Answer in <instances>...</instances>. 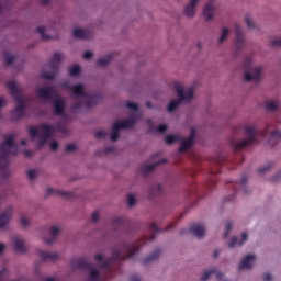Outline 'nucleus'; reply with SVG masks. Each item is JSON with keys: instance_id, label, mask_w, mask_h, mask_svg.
<instances>
[{"instance_id": "f257e3e1", "label": "nucleus", "mask_w": 281, "mask_h": 281, "mask_svg": "<svg viewBox=\"0 0 281 281\" xmlns=\"http://www.w3.org/2000/svg\"><path fill=\"white\" fill-rule=\"evenodd\" d=\"M148 229L151 234L150 237L144 236L136 244H123L120 249H114L112 251V258L109 261H104V256L102 254L95 255V260H98V262H101L102 269H106L109 273H113V270L111 269V265H113V262L120 263L128 258H133L135 254L139 251L142 245H146V243L155 240L156 234H159V232H161L155 222L149 223Z\"/></svg>"}, {"instance_id": "f03ea898", "label": "nucleus", "mask_w": 281, "mask_h": 281, "mask_svg": "<svg viewBox=\"0 0 281 281\" xmlns=\"http://www.w3.org/2000/svg\"><path fill=\"white\" fill-rule=\"evenodd\" d=\"M245 133L247 135V138L243 140L231 142L233 150H245L247 146H251V144H258V137H267V133H269V130L260 132L257 126L248 125L245 128Z\"/></svg>"}, {"instance_id": "7ed1b4c3", "label": "nucleus", "mask_w": 281, "mask_h": 281, "mask_svg": "<svg viewBox=\"0 0 281 281\" xmlns=\"http://www.w3.org/2000/svg\"><path fill=\"white\" fill-rule=\"evenodd\" d=\"M7 88L11 91V95L16 103L15 109L11 112V117L15 122L23 119L25 115V98L15 81L7 82Z\"/></svg>"}, {"instance_id": "20e7f679", "label": "nucleus", "mask_w": 281, "mask_h": 281, "mask_svg": "<svg viewBox=\"0 0 281 281\" xmlns=\"http://www.w3.org/2000/svg\"><path fill=\"white\" fill-rule=\"evenodd\" d=\"M19 147L14 144V135H8L3 143H0V170H5L10 164V155H16Z\"/></svg>"}, {"instance_id": "39448f33", "label": "nucleus", "mask_w": 281, "mask_h": 281, "mask_svg": "<svg viewBox=\"0 0 281 281\" xmlns=\"http://www.w3.org/2000/svg\"><path fill=\"white\" fill-rule=\"evenodd\" d=\"M40 133V139L37 142V148L45 147V144L56 135V130L54 126L48 124H41L37 127H30L29 134L32 137V139H36Z\"/></svg>"}, {"instance_id": "423d86ee", "label": "nucleus", "mask_w": 281, "mask_h": 281, "mask_svg": "<svg viewBox=\"0 0 281 281\" xmlns=\"http://www.w3.org/2000/svg\"><path fill=\"white\" fill-rule=\"evenodd\" d=\"M173 89H176V93L179 97V99L170 101V103L167 106V111L169 113H175V111L179 109V104H181V102H190V100L194 98V87H190L189 89H187L186 92L183 90V86H181V83L179 82H176L173 83Z\"/></svg>"}, {"instance_id": "0eeeda50", "label": "nucleus", "mask_w": 281, "mask_h": 281, "mask_svg": "<svg viewBox=\"0 0 281 281\" xmlns=\"http://www.w3.org/2000/svg\"><path fill=\"white\" fill-rule=\"evenodd\" d=\"M68 89L71 91L75 98H88V101L85 103L86 109H92L98 103L99 97L97 94H92L89 97L87 92H85V86L82 83H77L74 86H69Z\"/></svg>"}, {"instance_id": "6e6552de", "label": "nucleus", "mask_w": 281, "mask_h": 281, "mask_svg": "<svg viewBox=\"0 0 281 281\" xmlns=\"http://www.w3.org/2000/svg\"><path fill=\"white\" fill-rule=\"evenodd\" d=\"M74 269H91L87 281H100V271L93 269V263H90L86 258H77L71 261Z\"/></svg>"}, {"instance_id": "1a4fd4ad", "label": "nucleus", "mask_w": 281, "mask_h": 281, "mask_svg": "<svg viewBox=\"0 0 281 281\" xmlns=\"http://www.w3.org/2000/svg\"><path fill=\"white\" fill-rule=\"evenodd\" d=\"M63 60V55L60 53H55L53 55V60L49 63V67L53 70L49 72L42 74V78L45 80H54L56 78V75L58 74V65H60V61Z\"/></svg>"}, {"instance_id": "9d476101", "label": "nucleus", "mask_w": 281, "mask_h": 281, "mask_svg": "<svg viewBox=\"0 0 281 281\" xmlns=\"http://www.w3.org/2000/svg\"><path fill=\"white\" fill-rule=\"evenodd\" d=\"M36 93L40 98V100H46V102H52V100H55L56 90H54V87L43 88L40 87L36 89Z\"/></svg>"}, {"instance_id": "9b49d317", "label": "nucleus", "mask_w": 281, "mask_h": 281, "mask_svg": "<svg viewBox=\"0 0 281 281\" xmlns=\"http://www.w3.org/2000/svg\"><path fill=\"white\" fill-rule=\"evenodd\" d=\"M195 135H196V130L192 127L190 136L181 140L180 148H179L180 153H186V150H188V148L192 146Z\"/></svg>"}, {"instance_id": "f8f14e48", "label": "nucleus", "mask_w": 281, "mask_h": 281, "mask_svg": "<svg viewBox=\"0 0 281 281\" xmlns=\"http://www.w3.org/2000/svg\"><path fill=\"white\" fill-rule=\"evenodd\" d=\"M189 234L195 236V238H203L205 236V226L203 224H192L189 228Z\"/></svg>"}, {"instance_id": "ddd939ff", "label": "nucleus", "mask_w": 281, "mask_h": 281, "mask_svg": "<svg viewBox=\"0 0 281 281\" xmlns=\"http://www.w3.org/2000/svg\"><path fill=\"white\" fill-rule=\"evenodd\" d=\"M235 34H236L235 47L237 49H240V47L245 45V35L243 34V26H240V24L238 23L235 24Z\"/></svg>"}, {"instance_id": "4468645a", "label": "nucleus", "mask_w": 281, "mask_h": 281, "mask_svg": "<svg viewBox=\"0 0 281 281\" xmlns=\"http://www.w3.org/2000/svg\"><path fill=\"white\" fill-rule=\"evenodd\" d=\"M262 74V67H256L252 74L245 72L244 80L246 82H260V76Z\"/></svg>"}, {"instance_id": "2eb2a0df", "label": "nucleus", "mask_w": 281, "mask_h": 281, "mask_svg": "<svg viewBox=\"0 0 281 281\" xmlns=\"http://www.w3.org/2000/svg\"><path fill=\"white\" fill-rule=\"evenodd\" d=\"M255 262H256V256L246 255L243 258L241 262L239 263V271H243V269H251Z\"/></svg>"}, {"instance_id": "dca6fc26", "label": "nucleus", "mask_w": 281, "mask_h": 281, "mask_svg": "<svg viewBox=\"0 0 281 281\" xmlns=\"http://www.w3.org/2000/svg\"><path fill=\"white\" fill-rule=\"evenodd\" d=\"M247 176H243L239 182H232L231 188H233L235 194L238 193V190H241L243 194H247Z\"/></svg>"}, {"instance_id": "f3484780", "label": "nucleus", "mask_w": 281, "mask_h": 281, "mask_svg": "<svg viewBox=\"0 0 281 281\" xmlns=\"http://www.w3.org/2000/svg\"><path fill=\"white\" fill-rule=\"evenodd\" d=\"M53 100L55 115H65V101L60 97H56Z\"/></svg>"}, {"instance_id": "a211bd4d", "label": "nucleus", "mask_w": 281, "mask_h": 281, "mask_svg": "<svg viewBox=\"0 0 281 281\" xmlns=\"http://www.w3.org/2000/svg\"><path fill=\"white\" fill-rule=\"evenodd\" d=\"M37 256H40V258H41V260H43V262H54V260H58L57 252H47L44 250H38Z\"/></svg>"}, {"instance_id": "6ab92c4d", "label": "nucleus", "mask_w": 281, "mask_h": 281, "mask_svg": "<svg viewBox=\"0 0 281 281\" xmlns=\"http://www.w3.org/2000/svg\"><path fill=\"white\" fill-rule=\"evenodd\" d=\"M115 128H133V126H135V124H137V119H135V116H131L130 119L125 120V121H119L115 122Z\"/></svg>"}, {"instance_id": "aec40b11", "label": "nucleus", "mask_w": 281, "mask_h": 281, "mask_svg": "<svg viewBox=\"0 0 281 281\" xmlns=\"http://www.w3.org/2000/svg\"><path fill=\"white\" fill-rule=\"evenodd\" d=\"M214 274L217 281L223 280V272L217 271L216 269L206 270L201 277V281L210 280V276Z\"/></svg>"}, {"instance_id": "412c9836", "label": "nucleus", "mask_w": 281, "mask_h": 281, "mask_svg": "<svg viewBox=\"0 0 281 281\" xmlns=\"http://www.w3.org/2000/svg\"><path fill=\"white\" fill-rule=\"evenodd\" d=\"M13 249L18 254H25V251H27V249L25 248V241H23V239L19 237H15L13 239Z\"/></svg>"}, {"instance_id": "4be33fe9", "label": "nucleus", "mask_w": 281, "mask_h": 281, "mask_svg": "<svg viewBox=\"0 0 281 281\" xmlns=\"http://www.w3.org/2000/svg\"><path fill=\"white\" fill-rule=\"evenodd\" d=\"M72 36H75V38H81L82 41H87L91 38V32L82 29H75L72 31Z\"/></svg>"}, {"instance_id": "5701e85b", "label": "nucleus", "mask_w": 281, "mask_h": 281, "mask_svg": "<svg viewBox=\"0 0 281 281\" xmlns=\"http://www.w3.org/2000/svg\"><path fill=\"white\" fill-rule=\"evenodd\" d=\"M12 217V207H9L7 212L0 214V229H3L8 223H10V218Z\"/></svg>"}, {"instance_id": "b1692460", "label": "nucleus", "mask_w": 281, "mask_h": 281, "mask_svg": "<svg viewBox=\"0 0 281 281\" xmlns=\"http://www.w3.org/2000/svg\"><path fill=\"white\" fill-rule=\"evenodd\" d=\"M245 243H247V232H244L241 234V240L238 241L237 237H233L228 244V247L232 249L234 247H236V245H238V247H243V245H245Z\"/></svg>"}, {"instance_id": "393cba45", "label": "nucleus", "mask_w": 281, "mask_h": 281, "mask_svg": "<svg viewBox=\"0 0 281 281\" xmlns=\"http://www.w3.org/2000/svg\"><path fill=\"white\" fill-rule=\"evenodd\" d=\"M60 229L56 226H53L50 228V237L49 238H44L46 245H54L56 243V237L58 236Z\"/></svg>"}, {"instance_id": "a878e982", "label": "nucleus", "mask_w": 281, "mask_h": 281, "mask_svg": "<svg viewBox=\"0 0 281 281\" xmlns=\"http://www.w3.org/2000/svg\"><path fill=\"white\" fill-rule=\"evenodd\" d=\"M199 0H190V3L184 9V14L187 16H194V9L196 8Z\"/></svg>"}, {"instance_id": "bb28decb", "label": "nucleus", "mask_w": 281, "mask_h": 281, "mask_svg": "<svg viewBox=\"0 0 281 281\" xmlns=\"http://www.w3.org/2000/svg\"><path fill=\"white\" fill-rule=\"evenodd\" d=\"M203 16H205L206 21H211V19L214 18V7L212 5V3H207L204 7Z\"/></svg>"}, {"instance_id": "cd10ccee", "label": "nucleus", "mask_w": 281, "mask_h": 281, "mask_svg": "<svg viewBox=\"0 0 281 281\" xmlns=\"http://www.w3.org/2000/svg\"><path fill=\"white\" fill-rule=\"evenodd\" d=\"M52 194H59L60 196H65L66 199H71V196H74V193L68 192V191H58L52 188L47 189V195H52Z\"/></svg>"}, {"instance_id": "c85d7f7f", "label": "nucleus", "mask_w": 281, "mask_h": 281, "mask_svg": "<svg viewBox=\"0 0 281 281\" xmlns=\"http://www.w3.org/2000/svg\"><path fill=\"white\" fill-rule=\"evenodd\" d=\"M161 256V250L157 249L155 250L151 255H149L148 257H146L143 260L144 265H148V262H153L155 260H157L159 257Z\"/></svg>"}, {"instance_id": "c756f323", "label": "nucleus", "mask_w": 281, "mask_h": 281, "mask_svg": "<svg viewBox=\"0 0 281 281\" xmlns=\"http://www.w3.org/2000/svg\"><path fill=\"white\" fill-rule=\"evenodd\" d=\"M111 60H113V53L103 57V58H100L98 60V66L99 67H106V65H109V63H111Z\"/></svg>"}, {"instance_id": "7c9ffc66", "label": "nucleus", "mask_w": 281, "mask_h": 281, "mask_svg": "<svg viewBox=\"0 0 281 281\" xmlns=\"http://www.w3.org/2000/svg\"><path fill=\"white\" fill-rule=\"evenodd\" d=\"M150 194H155V195L164 194V187L161 186V183L151 186Z\"/></svg>"}, {"instance_id": "2f4dec72", "label": "nucleus", "mask_w": 281, "mask_h": 281, "mask_svg": "<svg viewBox=\"0 0 281 281\" xmlns=\"http://www.w3.org/2000/svg\"><path fill=\"white\" fill-rule=\"evenodd\" d=\"M166 160H160L159 162L153 164V165H147L143 167V172L144 175H148V172H153L155 170V167L159 166V164H164Z\"/></svg>"}, {"instance_id": "473e14b6", "label": "nucleus", "mask_w": 281, "mask_h": 281, "mask_svg": "<svg viewBox=\"0 0 281 281\" xmlns=\"http://www.w3.org/2000/svg\"><path fill=\"white\" fill-rule=\"evenodd\" d=\"M120 131H122V130L115 128V123H114L113 127H112V133L110 135L111 142H117V139H120Z\"/></svg>"}, {"instance_id": "72a5a7b5", "label": "nucleus", "mask_w": 281, "mask_h": 281, "mask_svg": "<svg viewBox=\"0 0 281 281\" xmlns=\"http://www.w3.org/2000/svg\"><path fill=\"white\" fill-rule=\"evenodd\" d=\"M280 104L277 101H268L266 103L267 111H278Z\"/></svg>"}, {"instance_id": "f704fd0d", "label": "nucleus", "mask_w": 281, "mask_h": 281, "mask_svg": "<svg viewBox=\"0 0 281 281\" xmlns=\"http://www.w3.org/2000/svg\"><path fill=\"white\" fill-rule=\"evenodd\" d=\"M113 225L116 227H125L126 225V218L124 217H116L112 221Z\"/></svg>"}, {"instance_id": "c9c22d12", "label": "nucleus", "mask_w": 281, "mask_h": 281, "mask_svg": "<svg viewBox=\"0 0 281 281\" xmlns=\"http://www.w3.org/2000/svg\"><path fill=\"white\" fill-rule=\"evenodd\" d=\"M3 58H4L5 64H7L8 66L14 64V55H12V54H10V53H4V54H3Z\"/></svg>"}, {"instance_id": "e433bc0d", "label": "nucleus", "mask_w": 281, "mask_h": 281, "mask_svg": "<svg viewBox=\"0 0 281 281\" xmlns=\"http://www.w3.org/2000/svg\"><path fill=\"white\" fill-rule=\"evenodd\" d=\"M36 32H38V34H41L42 41H49V38H52L49 35H45V26L37 27Z\"/></svg>"}, {"instance_id": "4c0bfd02", "label": "nucleus", "mask_w": 281, "mask_h": 281, "mask_svg": "<svg viewBox=\"0 0 281 281\" xmlns=\"http://www.w3.org/2000/svg\"><path fill=\"white\" fill-rule=\"evenodd\" d=\"M179 139H181V138L177 135H167L165 137L166 144H175V142H179Z\"/></svg>"}, {"instance_id": "58836bf2", "label": "nucleus", "mask_w": 281, "mask_h": 281, "mask_svg": "<svg viewBox=\"0 0 281 281\" xmlns=\"http://www.w3.org/2000/svg\"><path fill=\"white\" fill-rule=\"evenodd\" d=\"M80 75V66L79 65H74L69 69V76H79Z\"/></svg>"}, {"instance_id": "ea45409f", "label": "nucleus", "mask_w": 281, "mask_h": 281, "mask_svg": "<svg viewBox=\"0 0 281 281\" xmlns=\"http://www.w3.org/2000/svg\"><path fill=\"white\" fill-rule=\"evenodd\" d=\"M278 139H281V131L276 130L270 135V143L276 142Z\"/></svg>"}, {"instance_id": "a19ab883", "label": "nucleus", "mask_w": 281, "mask_h": 281, "mask_svg": "<svg viewBox=\"0 0 281 281\" xmlns=\"http://www.w3.org/2000/svg\"><path fill=\"white\" fill-rule=\"evenodd\" d=\"M227 36H229V30L227 27H224L222 30V35L220 37V43H223V41H225V38H227Z\"/></svg>"}, {"instance_id": "79ce46f5", "label": "nucleus", "mask_w": 281, "mask_h": 281, "mask_svg": "<svg viewBox=\"0 0 281 281\" xmlns=\"http://www.w3.org/2000/svg\"><path fill=\"white\" fill-rule=\"evenodd\" d=\"M246 25L249 27V30H256V24L251 21V18L246 16L245 18Z\"/></svg>"}, {"instance_id": "37998d69", "label": "nucleus", "mask_w": 281, "mask_h": 281, "mask_svg": "<svg viewBox=\"0 0 281 281\" xmlns=\"http://www.w3.org/2000/svg\"><path fill=\"white\" fill-rule=\"evenodd\" d=\"M135 203H136L135 195L128 194L127 195V205H128V207H133V205H135Z\"/></svg>"}, {"instance_id": "c03bdc74", "label": "nucleus", "mask_w": 281, "mask_h": 281, "mask_svg": "<svg viewBox=\"0 0 281 281\" xmlns=\"http://www.w3.org/2000/svg\"><path fill=\"white\" fill-rule=\"evenodd\" d=\"M94 137H97V139H103V137H106V132L103 130H98L94 134Z\"/></svg>"}, {"instance_id": "a18cd8bd", "label": "nucleus", "mask_w": 281, "mask_h": 281, "mask_svg": "<svg viewBox=\"0 0 281 281\" xmlns=\"http://www.w3.org/2000/svg\"><path fill=\"white\" fill-rule=\"evenodd\" d=\"M126 108L131 109V111H139V105H137V103L127 102Z\"/></svg>"}, {"instance_id": "49530a36", "label": "nucleus", "mask_w": 281, "mask_h": 281, "mask_svg": "<svg viewBox=\"0 0 281 281\" xmlns=\"http://www.w3.org/2000/svg\"><path fill=\"white\" fill-rule=\"evenodd\" d=\"M271 45H272V47H281V37H274L271 41Z\"/></svg>"}, {"instance_id": "de8ad7c7", "label": "nucleus", "mask_w": 281, "mask_h": 281, "mask_svg": "<svg viewBox=\"0 0 281 281\" xmlns=\"http://www.w3.org/2000/svg\"><path fill=\"white\" fill-rule=\"evenodd\" d=\"M85 103L82 101H76L74 104H72V111H78V109H82V105Z\"/></svg>"}, {"instance_id": "09e8293b", "label": "nucleus", "mask_w": 281, "mask_h": 281, "mask_svg": "<svg viewBox=\"0 0 281 281\" xmlns=\"http://www.w3.org/2000/svg\"><path fill=\"white\" fill-rule=\"evenodd\" d=\"M156 131H157V133H166V131H168V125L160 124L157 126Z\"/></svg>"}, {"instance_id": "8fccbe9b", "label": "nucleus", "mask_w": 281, "mask_h": 281, "mask_svg": "<svg viewBox=\"0 0 281 281\" xmlns=\"http://www.w3.org/2000/svg\"><path fill=\"white\" fill-rule=\"evenodd\" d=\"M229 232H232V222H228L226 224V228H225V232H224V238H227V236H229Z\"/></svg>"}, {"instance_id": "3c124183", "label": "nucleus", "mask_w": 281, "mask_h": 281, "mask_svg": "<svg viewBox=\"0 0 281 281\" xmlns=\"http://www.w3.org/2000/svg\"><path fill=\"white\" fill-rule=\"evenodd\" d=\"M281 181V171L277 172L273 178L271 179L272 183H278Z\"/></svg>"}, {"instance_id": "603ef678", "label": "nucleus", "mask_w": 281, "mask_h": 281, "mask_svg": "<svg viewBox=\"0 0 281 281\" xmlns=\"http://www.w3.org/2000/svg\"><path fill=\"white\" fill-rule=\"evenodd\" d=\"M65 150L66 153H74L76 150V144H67Z\"/></svg>"}, {"instance_id": "864d4df0", "label": "nucleus", "mask_w": 281, "mask_h": 281, "mask_svg": "<svg viewBox=\"0 0 281 281\" xmlns=\"http://www.w3.org/2000/svg\"><path fill=\"white\" fill-rule=\"evenodd\" d=\"M91 58H93V52L86 50V52L83 53V59H85V60H91Z\"/></svg>"}, {"instance_id": "5fc2aeb1", "label": "nucleus", "mask_w": 281, "mask_h": 281, "mask_svg": "<svg viewBox=\"0 0 281 281\" xmlns=\"http://www.w3.org/2000/svg\"><path fill=\"white\" fill-rule=\"evenodd\" d=\"M37 175H38V173H37L36 170H34V169H30V170L27 171V178L31 179V180H33Z\"/></svg>"}, {"instance_id": "6e6d98bb", "label": "nucleus", "mask_w": 281, "mask_h": 281, "mask_svg": "<svg viewBox=\"0 0 281 281\" xmlns=\"http://www.w3.org/2000/svg\"><path fill=\"white\" fill-rule=\"evenodd\" d=\"M21 225H22V227H27V225H30V220H27V217H25V215L21 216Z\"/></svg>"}, {"instance_id": "4d7b16f0", "label": "nucleus", "mask_w": 281, "mask_h": 281, "mask_svg": "<svg viewBox=\"0 0 281 281\" xmlns=\"http://www.w3.org/2000/svg\"><path fill=\"white\" fill-rule=\"evenodd\" d=\"M91 221L92 223H98V221H100V215L97 212L92 213Z\"/></svg>"}, {"instance_id": "13d9d810", "label": "nucleus", "mask_w": 281, "mask_h": 281, "mask_svg": "<svg viewBox=\"0 0 281 281\" xmlns=\"http://www.w3.org/2000/svg\"><path fill=\"white\" fill-rule=\"evenodd\" d=\"M271 168V165H267L265 167H261L258 169V173L262 175V172H267V170H269Z\"/></svg>"}, {"instance_id": "bf43d9fd", "label": "nucleus", "mask_w": 281, "mask_h": 281, "mask_svg": "<svg viewBox=\"0 0 281 281\" xmlns=\"http://www.w3.org/2000/svg\"><path fill=\"white\" fill-rule=\"evenodd\" d=\"M214 186H216V179L213 178L209 181V190H212V188H214Z\"/></svg>"}, {"instance_id": "052dcab7", "label": "nucleus", "mask_w": 281, "mask_h": 281, "mask_svg": "<svg viewBox=\"0 0 281 281\" xmlns=\"http://www.w3.org/2000/svg\"><path fill=\"white\" fill-rule=\"evenodd\" d=\"M50 149H53V150H58V142H52L50 143Z\"/></svg>"}, {"instance_id": "680f3d73", "label": "nucleus", "mask_w": 281, "mask_h": 281, "mask_svg": "<svg viewBox=\"0 0 281 281\" xmlns=\"http://www.w3.org/2000/svg\"><path fill=\"white\" fill-rule=\"evenodd\" d=\"M270 280H273V277L271 276V273L263 274V281H270Z\"/></svg>"}, {"instance_id": "e2e57ef3", "label": "nucleus", "mask_w": 281, "mask_h": 281, "mask_svg": "<svg viewBox=\"0 0 281 281\" xmlns=\"http://www.w3.org/2000/svg\"><path fill=\"white\" fill-rule=\"evenodd\" d=\"M114 150H115V147L109 146V147H105L104 153L109 154V153H113Z\"/></svg>"}, {"instance_id": "0e129e2a", "label": "nucleus", "mask_w": 281, "mask_h": 281, "mask_svg": "<svg viewBox=\"0 0 281 281\" xmlns=\"http://www.w3.org/2000/svg\"><path fill=\"white\" fill-rule=\"evenodd\" d=\"M131 281H142L138 276L134 274L131 277Z\"/></svg>"}, {"instance_id": "69168bd1", "label": "nucleus", "mask_w": 281, "mask_h": 281, "mask_svg": "<svg viewBox=\"0 0 281 281\" xmlns=\"http://www.w3.org/2000/svg\"><path fill=\"white\" fill-rule=\"evenodd\" d=\"M177 224L175 222H171L168 227L166 228V232H168V229H172V227H175Z\"/></svg>"}, {"instance_id": "338daca9", "label": "nucleus", "mask_w": 281, "mask_h": 281, "mask_svg": "<svg viewBox=\"0 0 281 281\" xmlns=\"http://www.w3.org/2000/svg\"><path fill=\"white\" fill-rule=\"evenodd\" d=\"M5 251V244H0V254H3Z\"/></svg>"}, {"instance_id": "774afa93", "label": "nucleus", "mask_w": 281, "mask_h": 281, "mask_svg": "<svg viewBox=\"0 0 281 281\" xmlns=\"http://www.w3.org/2000/svg\"><path fill=\"white\" fill-rule=\"evenodd\" d=\"M218 254H221V251H218V249H216V250L213 252V258H218Z\"/></svg>"}]
</instances>
